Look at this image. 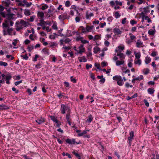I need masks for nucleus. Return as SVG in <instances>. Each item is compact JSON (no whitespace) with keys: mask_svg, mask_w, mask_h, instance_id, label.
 Returning a JSON list of instances; mask_svg holds the SVG:
<instances>
[{"mask_svg":"<svg viewBox=\"0 0 159 159\" xmlns=\"http://www.w3.org/2000/svg\"><path fill=\"white\" fill-rule=\"evenodd\" d=\"M28 22L25 21L23 20H20V21H16V30L18 31L22 29L23 27H26L27 26Z\"/></svg>","mask_w":159,"mask_h":159,"instance_id":"f257e3e1","label":"nucleus"},{"mask_svg":"<svg viewBox=\"0 0 159 159\" xmlns=\"http://www.w3.org/2000/svg\"><path fill=\"white\" fill-rule=\"evenodd\" d=\"M113 79L117 81V84L120 86H122L124 84V82L121 77L120 75H116L113 77Z\"/></svg>","mask_w":159,"mask_h":159,"instance_id":"f03ea898","label":"nucleus"},{"mask_svg":"<svg viewBox=\"0 0 159 159\" xmlns=\"http://www.w3.org/2000/svg\"><path fill=\"white\" fill-rule=\"evenodd\" d=\"M60 111L61 113L62 114H64L66 111L67 113L71 111L69 107L63 104L61 105Z\"/></svg>","mask_w":159,"mask_h":159,"instance_id":"7ed1b4c3","label":"nucleus"},{"mask_svg":"<svg viewBox=\"0 0 159 159\" xmlns=\"http://www.w3.org/2000/svg\"><path fill=\"white\" fill-rule=\"evenodd\" d=\"M66 141L67 143L70 144H79V143H77L75 142V139H72V140H71L69 139H67L66 140Z\"/></svg>","mask_w":159,"mask_h":159,"instance_id":"20e7f679","label":"nucleus"},{"mask_svg":"<svg viewBox=\"0 0 159 159\" xmlns=\"http://www.w3.org/2000/svg\"><path fill=\"white\" fill-rule=\"evenodd\" d=\"M14 15L13 14H6V18L8 20H10L13 19V16Z\"/></svg>","mask_w":159,"mask_h":159,"instance_id":"39448f33","label":"nucleus"},{"mask_svg":"<svg viewBox=\"0 0 159 159\" xmlns=\"http://www.w3.org/2000/svg\"><path fill=\"white\" fill-rule=\"evenodd\" d=\"M44 121L45 119L42 117L40 119H38L36 120V122L39 125H40L44 123Z\"/></svg>","mask_w":159,"mask_h":159,"instance_id":"423d86ee","label":"nucleus"},{"mask_svg":"<svg viewBox=\"0 0 159 159\" xmlns=\"http://www.w3.org/2000/svg\"><path fill=\"white\" fill-rule=\"evenodd\" d=\"M113 32L117 35L120 34L122 33V31L119 28H114Z\"/></svg>","mask_w":159,"mask_h":159,"instance_id":"0eeeda50","label":"nucleus"},{"mask_svg":"<svg viewBox=\"0 0 159 159\" xmlns=\"http://www.w3.org/2000/svg\"><path fill=\"white\" fill-rule=\"evenodd\" d=\"M37 16L38 18H43L44 16V13L43 11H38L37 13Z\"/></svg>","mask_w":159,"mask_h":159,"instance_id":"6e6552de","label":"nucleus"},{"mask_svg":"<svg viewBox=\"0 0 159 159\" xmlns=\"http://www.w3.org/2000/svg\"><path fill=\"white\" fill-rule=\"evenodd\" d=\"M22 2L24 3L26 7H30L32 4L31 2H30L29 3L26 0H23Z\"/></svg>","mask_w":159,"mask_h":159,"instance_id":"1a4fd4ad","label":"nucleus"},{"mask_svg":"<svg viewBox=\"0 0 159 159\" xmlns=\"http://www.w3.org/2000/svg\"><path fill=\"white\" fill-rule=\"evenodd\" d=\"M125 62L124 60H121V61L117 60L116 62V65L117 66H119L120 65H123Z\"/></svg>","mask_w":159,"mask_h":159,"instance_id":"9d476101","label":"nucleus"},{"mask_svg":"<svg viewBox=\"0 0 159 159\" xmlns=\"http://www.w3.org/2000/svg\"><path fill=\"white\" fill-rule=\"evenodd\" d=\"M93 52L95 54L97 53L99 51H100V48L98 47H95L93 48Z\"/></svg>","mask_w":159,"mask_h":159,"instance_id":"9b49d317","label":"nucleus"},{"mask_svg":"<svg viewBox=\"0 0 159 159\" xmlns=\"http://www.w3.org/2000/svg\"><path fill=\"white\" fill-rule=\"evenodd\" d=\"M151 61V58L148 57H145V62L146 64H148Z\"/></svg>","mask_w":159,"mask_h":159,"instance_id":"f8f14e48","label":"nucleus"},{"mask_svg":"<svg viewBox=\"0 0 159 159\" xmlns=\"http://www.w3.org/2000/svg\"><path fill=\"white\" fill-rule=\"evenodd\" d=\"M117 56L120 57V60H123L125 58V56L123 53H117Z\"/></svg>","mask_w":159,"mask_h":159,"instance_id":"ddd939ff","label":"nucleus"},{"mask_svg":"<svg viewBox=\"0 0 159 159\" xmlns=\"http://www.w3.org/2000/svg\"><path fill=\"white\" fill-rule=\"evenodd\" d=\"M71 111L69 112H68L67 113V114L66 116V119L67 120H71V119H70V114Z\"/></svg>","mask_w":159,"mask_h":159,"instance_id":"4468645a","label":"nucleus"},{"mask_svg":"<svg viewBox=\"0 0 159 159\" xmlns=\"http://www.w3.org/2000/svg\"><path fill=\"white\" fill-rule=\"evenodd\" d=\"M154 91L155 90L153 89L149 88L148 89V93L150 94H153Z\"/></svg>","mask_w":159,"mask_h":159,"instance_id":"2eb2a0df","label":"nucleus"},{"mask_svg":"<svg viewBox=\"0 0 159 159\" xmlns=\"http://www.w3.org/2000/svg\"><path fill=\"white\" fill-rule=\"evenodd\" d=\"M79 61L80 62H82V61L85 62L87 61V59L85 56H83L81 57V58L79 60Z\"/></svg>","mask_w":159,"mask_h":159,"instance_id":"dca6fc26","label":"nucleus"},{"mask_svg":"<svg viewBox=\"0 0 159 159\" xmlns=\"http://www.w3.org/2000/svg\"><path fill=\"white\" fill-rule=\"evenodd\" d=\"M156 31L154 29V30H149L148 31V34L150 35H153L154 34Z\"/></svg>","mask_w":159,"mask_h":159,"instance_id":"f3484780","label":"nucleus"},{"mask_svg":"<svg viewBox=\"0 0 159 159\" xmlns=\"http://www.w3.org/2000/svg\"><path fill=\"white\" fill-rule=\"evenodd\" d=\"M42 51H43L45 54L47 55H48L49 54L48 49L44 48L42 50Z\"/></svg>","mask_w":159,"mask_h":159,"instance_id":"a211bd4d","label":"nucleus"},{"mask_svg":"<svg viewBox=\"0 0 159 159\" xmlns=\"http://www.w3.org/2000/svg\"><path fill=\"white\" fill-rule=\"evenodd\" d=\"M12 30L13 29L12 28H9V27L7 29V31L8 34L10 35H11V32Z\"/></svg>","mask_w":159,"mask_h":159,"instance_id":"6ab92c4d","label":"nucleus"},{"mask_svg":"<svg viewBox=\"0 0 159 159\" xmlns=\"http://www.w3.org/2000/svg\"><path fill=\"white\" fill-rule=\"evenodd\" d=\"M5 22L6 23H3L2 24V27L3 28H8L9 27V25L7 24V23L8 21L7 20H5Z\"/></svg>","mask_w":159,"mask_h":159,"instance_id":"aec40b11","label":"nucleus"},{"mask_svg":"<svg viewBox=\"0 0 159 159\" xmlns=\"http://www.w3.org/2000/svg\"><path fill=\"white\" fill-rule=\"evenodd\" d=\"M24 14L27 16H28L30 15V12L29 10L25 9L24 11Z\"/></svg>","mask_w":159,"mask_h":159,"instance_id":"412c9836","label":"nucleus"},{"mask_svg":"<svg viewBox=\"0 0 159 159\" xmlns=\"http://www.w3.org/2000/svg\"><path fill=\"white\" fill-rule=\"evenodd\" d=\"M50 117L51 120L54 122H55L56 123H58V120L56 119L55 116H50Z\"/></svg>","mask_w":159,"mask_h":159,"instance_id":"4be33fe9","label":"nucleus"},{"mask_svg":"<svg viewBox=\"0 0 159 159\" xmlns=\"http://www.w3.org/2000/svg\"><path fill=\"white\" fill-rule=\"evenodd\" d=\"M93 26H87L86 27V31L88 32L90 31L93 29Z\"/></svg>","mask_w":159,"mask_h":159,"instance_id":"5701e85b","label":"nucleus"},{"mask_svg":"<svg viewBox=\"0 0 159 159\" xmlns=\"http://www.w3.org/2000/svg\"><path fill=\"white\" fill-rule=\"evenodd\" d=\"M134 78L135 80H141L143 79V76L142 75H140L139 76Z\"/></svg>","mask_w":159,"mask_h":159,"instance_id":"b1692460","label":"nucleus"},{"mask_svg":"<svg viewBox=\"0 0 159 159\" xmlns=\"http://www.w3.org/2000/svg\"><path fill=\"white\" fill-rule=\"evenodd\" d=\"M93 119V118L92 117V115H90L89 116V118L88 119H87V121H88V123H90L92 120Z\"/></svg>","mask_w":159,"mask_h":159,"instance_id":"393cba45","label":"nucleus"},{"mask_svg":"<svg viewBox=\"0 0 159 159\" xmlns=\"http://www.w3.org/2000/svg\"><path fill=\"white\" fill-rule=\"evenodd\" d=\"M144 12L145 13H148L150 12L149 10V7H146L143 8Z\"/></svg>","mask_w":159,"mask_h":159,"instance_id":"a878e982","label":"nucleus"},{"mask_svg":"<svg viewBox=\"0 0 159 159\" xmlns=\"http://www.w3.org/2000/svg\"><path fill=\"white\" fill-rule=\"evenodd\" d=\"M8 65L7 63L3 61H0V65L1 66H6Z\"/></svg>","mask_w":159,"mask_h":159,"instance_id":"bb28decb","label":"nucleus"},{"mask_svg":"<svg viewBox=\"0 0 159 159\" xmlns=\"http://www.w3.org/2000/svg\"><path fill=\"white\" fill-rule=\"evenodd\" d=\"M86 17L87 19H89V17L93 16V14L92 13H90L89 15L86 13Z\"/></svg>","mask_w":159,"mask_h":159,"instance_id":"cd10ccee","label":"nucleus"},{"mask_svg":"<svg viewBox=\"0 0 159 159\" xmlns=\"http://www.w3.org/2000/svg\"><path fill=\"white\" fill-rule=\"evenodd\" d=\"M115 16L116 18H118L120 16V15L118 11H116L115 13Z\"/></svg>","mask_w":159,"mask_h":159,"instance_id":"c85d7f7f","label":"nucleus"},{"mask_svg":"<svg viewBox=\"0 0 159 159\" xmlns=\"http://www.w3.org/2000/svg\"><path fill=\"white\" fill-rule=\"evenodd\" d=\"M134 63L135 64H138L140 65L141 64V60L140 59H138L137 61L135 60Z\"/></svg>","mask_w":159,"mask_h":159,"instance_id":"c756f323","label":"nucleus"},{"mask_svg":"<svg viewBox=\"0 0 159 159\" xmlns=\"http://www.w3.org/2000/svg\"><path fill=\"white\" fill-rule=\"evenodd\" d=\"M20 57H23V58L25 60H27L28 58V57L27 55V54H26L25 55H21L20 56Z\"/></svg>","mask_w":159,"mask_h":159,"instance_id":"7c9ffc66","label":"nucleus"},{"mask_svg":"<svg viewBox=\"0 0 159 159\" xmlns=\"http://www.w3.org/2000/svg\"><path fill=\"white\" fill-rule=\"evenodd\" d=\"M8 75L6 76V80H10L12 78V76L10 75V74H8Z\"/></svg>","mask_w":159,"mask_h":159,"instance_id":"2f4dec72","label":"nucleus"},{"mask_svg":"<svg viewBox=\"0 0 159 159\" xmlns=\"http://www.w3.org/2000/svg\"><path fill=\"white\" fill-rule=\"evenodd\" d=\"M4 4H5V7H8L10 4V2H6L5 1H3L2 2Z\"/></svg>","mask_w":159,"mask_h":159,"instance_id":"473e14b6","label":"nucleus"},{"mask_svg":"<svg viewBox=\"0 0 159 159\" xmlns=\"http://www.w3.org/2000/svg\"><path fill=\"white\" fill-rule=\"evenodd\" d=\"M50 44L51 45L50 47H52L54 46H57V44L54 42H52Z\"/></svg>","mask_w":159,"mask_h":159,"instance_id":"72a5a7b5","label":"nucleus"},{"mask_svg":"<svg viewBox=\"0 0 159 159\" xmlns=\"http://www.w3.org/2000/svg\"><path fill=\"white\" fill-rule=\"evenodd\" d=\"M70 5V1H67L65 3V6L66 7H69Z\"/></svg>","mask_w":159,"mask_h":159,"instance_id":"f704fd0d","label":"nucleus"},{"mask_svg":"<svg viewBox=\"0 0 159 159\" xmlns=\"http://www.w3.org/2000/svg\"><path fill=\"white\" fill-rule=\"evenodd\" d=\"M135 54L136 58L137 59H139L141 56L140 53H135Z\"/></svg>","mask_w":159,"mask_h":159,"instance_id":"c9c22d12","label":"nucleus"},{"mask_svg":"<svg viewBox=\"0 0 159 159\" xmlns=\"http://www.w3.org/2000/svg\"><path fill=\"white\" fill-rule=\"evenodd\" d=\"M48 6L47 4H45L44 6H43L41 7L42 10H44L48 8Z\"/></svg>","mask_w":159,"mask_h":159,"instance_id":"e433bc0d","label":"nucleus"},{"mask_svg":"<svg viewBox=\"0 0 159 159\" xmlns=\"http://www.w3.org/2000/svg\"><path fill=\"white\" fill-rule=\"evenodd\" d=\"M144 19L146 20H148V23L151 22L152 20H151L150 18L148 17L147 16H146L144 17Z\"/></svg>","mask_w":159,"mask_h":159,"instance_id":"4c0bfd02","label":"nucleus"},{"mask_svg":"<svg viewBox=\"0 0 159 159\" xmlns=\"http://www.w3.org/2000/svg\"><path fill=\"white\" fill-rule=\"evenodd\" d=\"M137 23V21L134 20H131L130 21V23L132 25H133L134 24H136Z\"/></svg>","mask_w":159,"mask_h":159,"instance_id":"58836bf2","label":"nucleus"},{"mask_svg":"<svg viewBox=\"0 0 159 159\" xmlns=\"http://www.w3.org/2000/svg\"><path fill=\"white\" fill-rule=\"evenodd\" d=\"M143 102L146 105V106L148 107L149 106V103L145 99H144L143 101Z\"/></svg>","mask_w":159,"mask_h":159,"instance_id":"ea45409f","label":"nucleus"},{"mask_svg":"<svg viewBox=\"0 0 159 159\" xmlns=\"http://www.w3.org/2000/svg\"><path fill=\"white\" fill-rule=\"evenodd\" d=\"M12 90L15 93H19V90H16V88H15V87L12 88Z\"/></svg>","mask_w":159,"mask_h":159,"instance_id":"a19ab883","label":"nucleus"},{"mask_svg":"<svg viewBox=\"0 0 159 159\" xmlns=\"http://www.w3.org/2000/svg\"><path fill=\"white\" fill-rule=\"evenodd\" d=\"M70 80L73 83H75L76 82V80L75 79L73 78V76L70 77Z\"/></svg>","mask_w":159,"mask_h":159,"instance_id":"79ce46f5","label":"nucleus"},{"mask_svg":"<svg viewBox=\"0 0 159 159\" xmlns=\"http://www.w3.org/2000/svg\"><path fill=\"white\" fill-rule=\"evenodd\" d=\"M62 16H63V17H64V18H63V20L65 19H67L68 18L67 15V14L64 13L63 14H62Z\"/></svg>","mask_w":159,"mask_h":159,"instance_id":"37998d69","label":"nucleus"},{"mask_svg":"<svg viewBox=\"0 0 159 159\" xmlns=\"http://www.w3.org/2000/svg\"><path fill=\"white\" fill-rule=\"evenodd\" d=\"M136 47H139L142 44V43L140 42H137L136 43Z\"/></svg>","mask_w":159,"mask_h":159,"instance_id":"c03bdc74","label":"nucleus"},{"mask_svg":"<svg viewBox=\"0 0 159 159\" xmlns=\"http://www.w3.org/2000/svg\"><path fill=\"white\" fill-rule=\"evenodd\" d=\"M129 35H130V38L131 40H133L135 39V36L133 35L132 34H129Z\"/></svg>","mask_w":159,"mask_h":159,"instance_id":"a18cd8bd","label":"nucleus"},{"mask_svg":"<svg viewBox=\"0 0 159 159\" xmlns=\"http://www.w3.org/2000/svg\"><path fill=\"white\" fill-rule=\"evenodd\" d=\"M79 53L81 54L82 52H84V51L85 48H79Z\"/></svg>","mask_w":159,"mask_h":159,"instance_id":"49530a36","label":"nucleus"},{"mask_svg":"<svg viewBox=\"0 0 159 159\" xmlns=\"http://www.w3.org/2000/svg\"><path fill=\"white\" fill-rule=\"evenodd\" d=\"M34 48L33 46H32L31 47L28 46V51L29 52H30Z\"/></svg>","mask_w":159,"mask_h":159,"instance_id":"de8ad7c7","label":"nucleus"},{"mask_svg":"<svg viewBox=\"0 0 159 159\" xmlns=\"http://www.w3.org/2000/svg\"><path fill=\"white\" fill-rule=\"evenodd\" d=\"M22 82V80H21L18 81L16 82L15 83V84L16 86H17L20 84Z\"/></svg>","mask_w":159,"mask_h":159,"instance_id":"09e8293b","label":"nucleus"},{"mask_svg":"<svg viewBox=\"0 0 159 159\" xmlns=\"http://www.w3.org/2000/svg\"><path fill=\"white\" fill-rule=\"evenodd\" d=\"M52 28L54 30H57V25L55 23H54L52 26Z\"/></svg>","mask_w":159,"mask_h":159,"instance_id":"8fccbe9b","label":"nucleus"},{"mask_svg":"<svg viewBox=\"0 0 159 159\" xmlns=\"http://www.w3.org/2000/svg\"><path fill=\"white\" fill-rule=\"evenodd\" d=\"M71 41V40L69 38H67L66 39L64 40V42L66 43H67L70 42Z\"/></svg>","mask_w":159,"mask_h":159,"instance_id":"3c124183","label":"nucleus"},{"mask_svg":"<svg viewBox=\"0 0 159 159\" xmlns=\"http://www.w3.org/2000/svg\"><path fill=\"white\" fill-rule=\"evenodd\" d=\"M72 154L74 155L77 157H79L80 155L77 153L75 152L74 151L72 152Z\"/></svg>","mask_w":159,"mask_h":159,"instance_id":"603ef678","label":"nucleus"},{"mask_svg":"<svg viewBox=\"0 0 159 159\" xmlns=\"http://www.w3.org/2000/svg\"><path fill=\"white\" fill-rule=\"evenodd\" d=\"M157 52L155 51H153L151 53V55L152 56L154 57L157 55Z\"/></svg>","mask_w":159,"mask_h":159,"instance_id":"864d4df0","label":"nucleus"},{"mask_svg":"<svg viewBox=\"0 0 159 159\" xmlns=\"http://www.w3.org/2000/svg\"><path fill=\"white\" fill-rule=\"evenodd\" d=\"M101 64L102 65V67H103L104 66H106L107 65V62L103 61L102 62Z\"/></svg>","mask_w":159,"mask_h":159,"instance_id":"5fc2aeb1","label":"nucleus"},{"mask_svg":"<svg viewBox=\"0 0 159 159\" xmlns=\"http://www.w3.org/2000/svg\"><path fill=\"white\" fill-rule=\"evenodd\" d=\"M17 42V39H14L13 40V42H12V44L14 46H15L16 45V44Z\"/></svg>","mask_w":159,"mask_h":159,"instance_id":"6e6d98bb","label":"nucleus"},{"mask_svg":"<svg viewBox=\"0 0 159 159\" xmlns=\"http://www.w3.org/2000/svg\"><path fill=\"white\" fill-rule=\"evenodd\" d=\"M126 18H125V17L124 18H123V19H122V20L121 23L123 24H125L126 22Z\"/></svg>","mask_w":159,"mask_h":159,"instance_id":"4d7b16f0","label":"nucleus"},{"mask_svg":"<svg viewBox=\"0 0 159 159\" xmlns=\"http://www.w3.org/2000/svg\"><path fill=\"white\" fill-rule=\"evenodd\" d=\"M41 65L40 63H38L35 65V67L37 69H38L41 68L40 66Z\"/></svg>","mask_w":159,"mask_h":159,"instance_id":"13d9d810","label":"nucleus"},{"mask_svg":"<svg viewBox=\"0 0 159 159\" xmlns=\"http://www.w3.org/2000/svg\"><path fill=\"white\" fill-rule=\"evenodd\" d=\"M106 23L105 22H104L103 23H100V27L101 28H103L104 26L105 25Z\"/></svg>","mask_w":159,"mask_h":159,"instance_id":"bf43d9fd","label":"nucleus"},{"mask_svg":"<svg viewBox=\"0 0 159 159\" xmlns=\"http://www.w3.org/2000/svg\"><path fill=\"white\" fill-rule=\"evenodd\" d=\"M18 5L19 6H25V4H23L22 2L20 1L18 3Z\"/></svg>","mask_w":159,"mask_h":159,"instance_id":"052dcab7","label":"nucleus"},{"mask_svg":"<svg viewBox=\"0 0 159 159\" xmlns=\"http://www.w3.org/2000/svg\"><path fill=\"white\" fill-rule=\"evenodd\" d=\"M130 137H131L132 138H133L134 137V132L133 131H131L129 134Z\"/></svg>","mask_w":159,"mask_h":159,"instance_id":"680f3d73","label":"nucleus"},{"mask_svg":"<svg viewBox=\"0 0 159 159\" xmlns=\"http://www.w3.org/2000/svg\"><path fill=\"white\" fill-rule=\"evenodd\" d=\"M90 77L91 78L93 79V80H94L95 79V75L93 74L92 73H90Z\"/></svg>","mask_w":159,"mask_h":159,"instance_id":"e2e57ef3","label":"nucleus"},{"mask_svg":"<svg viewBox=\"0 0 159 159\" xmlns=\"http://www.w3.org/2000/svg\"><path fill=\"white\" fill-rule=\"evenodd\" d=\"M133 139V138H132L131 137L129 136L128 138V140L129 142V143L130 144V145H131V141L132 139Z\"/></svg>","mask_w":159,"mask_h":159,"instance_id":"0e129e2a","label":"nucleus"},{"mask_svg":"<svg viewBox=\"0 0 159 159\" xmlns=\"http://www.w3.org/2000/svg\"><path fill=\"white\" fill-rule=\"evenodd\" d=\"M92 65L91 64L89 65V64H86V68L87 69H89V68H91Z\"/></svg>","mask_w":159,"mask_h":159,"instance_id":"69168bd1","label":"nucleus"},{"mask_svg":"<svg viewBox=\"0 0 159 159\" xmlns=\"http://www.w3.org/2000/svg\"><path fill=\"white\" fill-rule=\"evenodd\" d=\"M39 57V55L37 54H36L35 55L34 58V59L33 60V61H37V58Z\"/></svg>","mask_w":159,"mask_h":159,"instance_id":"338daca9","label":"nucleus"},{"mask_svg":"<svg viewBox=\"0 0 159 159\" xmlns=\"http://www.w3.org/2000/svg\"><path fill=\"white\" fill-rule=\"evenodd\" d=\"M75 21L77 22H79L80 21V19L78 16H77L75 18Z\"/></svg>","mask_w":159,"mask_h":159,"instance_id":"774afa93","label":"nucleus"}]
</instances>
